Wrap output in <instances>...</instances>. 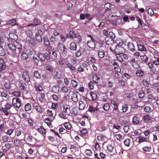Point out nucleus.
I'll list each match as a JSON object with an SVG mask.
<instances>
[{
	"label": "nucleus",
	"mask_w": 159,
	"mask_h": 159,
	"mask_svg": "<svg viewBox=\"0 0 159 159\" xmlns=\"http://www.w3.org/2000/svg\"><path fill=\"white\" fill-rule=\"evenodd\" d=\"M9 50L7 52L8 54L14 57L16 55V49L20 50L22 48V45L16 41H14L13 43L8 44Z\"/></svg>",
	"instance_id": "obj_1"
},
{
	"label": "nucleus",
	"mask_w": 159,
	"mask_h": 159,
	"mask_svg": "<svg viewBox=\"0 0 159 159\" xmlns=\"http://www.w3.org/2000/svg\"><path fill=\"white\" fill-rule=\"evenodd\" d=\"M38 57L39 59L43 62H44L45 59L47 60H50V56L47 53H45L44 54H38Z\"/></svg>",
	"instance_id": "obj_2"
},
{
	"label": "nucleus",
	"mask_w": 159,
	"mask_h": 159,
	"mask_svg": "<svg viewBox=\"0 0 159 159\" xmlns=\"http://www.w3.org/2000/svg\"><path fill=\"white\" fill-rule=\"evenodd\" d=\"M12 104L16 108H19L21 106V102L20 100L17 98H14L12 101Z\"/></svg>",
	"instance_id": "obj_3"
},
{
	"label": "nucleus",
	"mask_w": 159,
	"mask_h": 159,
	"mask_svg": "<svg viewBox=\"0 0 159 159\" xmlns=\"http://www.w3.org/2000/svg\"><path fill=\"white\" fill-rule=\"evenodd\" d=\"M115 51L116 54H120L122 55L125 52V50L124 48L121 46H117L116 48L115 49Z\"/></svg>",
	"instance_id": "obj_4"
},
{
	"label": "nucleus",
	"mask_w": 159,
	"mask_h": 159,
	"mask_svg": "<svg viewBox=\"0 0 159 159\" xmlns=\"http://www.w3.org/2000/svg\"><path fill=\"white\" fill-rule=\"evenodd\" d=\"M59 48L60 51L64 54H65L67 52V49L66 46L63 44H60L59 45Z\"/></svg>",
	"instance_id": "obj_5"
},
{
	"label": "nucleus",
	"mask_w": 159,
	"mask_h": 159,
	"mask_svg": "<svg viewBox=\"0 0 159 159\" xmlns=\"http://www.w3.org/2000/svg\"><path fill=\"white\" fill-rule=\"evenodd\" d=\"M6 67V65L4 60L0 59V70L2 71L4 70Z\"/></svg>",
	"instance_id": "obj_6"
},
{
	"label": "nucleus",
	"mask_w": 159,
	"mask_h": 159,
	"mask_svg": "<svg viewBox=\"0 0 159 159\" xmlns=\"http://www.w3.org/2000/svg\"><path fill=\"white\" fill-rule=\"evenodd\" d=\"M23 77L26 81L29 82L30 81V77L27 72H24L23 73Z\"/></svg>",
	"instance_id": "obj_7"
},
{
	"label": "nucleus",
	"mask_w": 159,
	"mask_h": 159,
	"mask_svg": "<svg viewBox=\"0 0 159 159\" xmlns=\"http://www.w3.org/2000/svg\"><path fill=\"white\" fill-rule=\"evenodd\" d=\"M67 37L73 39L74 38H75L76 35V34L73 31H70L69 34H67Z\"/></svg>",
	"instance_id": "obj_8"
},
{
	"label": "nucleus",
	"mask_w": 159,
	"mask_h": 159,
	"mask_svg": "<svg viewBox=\"0 0 159 159\" xmlns=\"http://www.w3.org/2000/svg\"><path fill=\"white\" fill-rule=\"evenodd\" d=\"M95 41H89L87 42V44L89 48H93L95 47V45L94 43Z\"/></svg>",
	"instance_id": "obj_9"
},
{
	"label": "nucleus",
	"mask_w": 159,
	"mask_h": 159,
	"mask_svg": "<svg viewBox=\"0 0 159 159\" xmlns=\"http://www.w3.org/2000/svg\"><path fill=\"white\" fill-rule=\"evenodd\" d=\"M77 48V45L75 43L71 42L70 44V50H76Z\"/></svg>",
	"instance_id": "obj_10"
},
{
	"label": "nucleus",
	"mask_w": 159,
	"mask_h": 159,
	"mask_svg": "<svg viewBox=\"0 0 159 159\" xmlns=\"http://www.w3.org/2000/svg\"><path fill=\"white\" fill-rule=\"evenodd\" d=\"M90 94L93 100H96L97 99V95L94 92H90Z\"/></svg>",
	"instance_id": "obj_11"
},
{
	"label": "nucleus",
	"mask_w": 159,
	"mask_h": 159,
	"mask_svg": "<svg viewBox=\"0 0 159 159\" xmlns=\"http://www.w3.org/2000/svg\"><path fill=\"white\" fill-rule=\"evenodd\" d=\"M97 139L99 141L104 142L106 139V137L102 135H99L98 136Z\"/></svg>",
	"instance_id": "obj_12"
},
{
	"label": "nucleus",
	"mask_w": 159,
	"mask_h": 159,
	"mask_svg": "<svg viewBox=\"0 0 159 159\" xmlns=\"http://www.w3.org/2000/svg\"><path fill=\"white\" fill-rule=\"evenodd\" d=\"M105 42L107 45L111 44L113 42V40L109 37H106L105 38Z\"/></svg>",
	"instance_id": "obj_13"
},
{
	"label": "nucleus",
	"mask_w": 159,
	"mask_h": 159,
	"mask_svg": "<svg viewBox=\"0 0 159 159\" xmlns=\"http://www.w3.org/2000/svg\"><path fill=\"white\" fill-rule=\"evenodd\" d=\"M128 48L131 51L133 52L135 50L134 45L132 43H129L128 44Z\"/></svg>",
	"instance_id": "obj_14"
},
{
	"label": "nucleus",
	"mask_w": 159,
	"mask_h": 159,
	"mask_svg": "<svg viewBox=\"0 0 159 159\" xmlns=\"http://www.w3.org/2000/svg\"><path fill=\"white\" fill-rule=\"evenodd\" d=\"M116 43L117 44L115 45V46H116V47L117 46H121L123 43L122 40L120 39H116Z\"/></svg>",
	"instance_id": "obj_15"
},
{
	"label": "nucleus",
	"mask_w": 159,
	"mask_h": 159,
	"mask_svg": "<svg viewBox=\"0 0 159 159\" xmlns=\"http://www.w3.org/2000/svg\"><path fill=\"white\" fill-rule=\"evenodd\" d=\"M138 50L141 51H146V48L143 45L141 44H137Z\"/></svg>",
	"instance_id": "obj_16"
},
{
	"label": "nucleus",
	"mask_w": 159,
	"mask_h": 159,
	"mask_svg": "<svg viewBox=\"0 0 159 159\" xmlns=\"http://www.w3.org/2000/svg\"><path fill=\"white\" fill-rule=\"evenodd\" d=\"M9 37L12 39L14 40H16L18 39L17 35L13 33H10L9 34Z\"/></svg>",
	"instance_id": "obj_17"
},
{
	"label": "nucleus",
	"mask_w": 159,
	"mask_h": 159,
	"mask_svg": "<svg viewBox=\"0 0 159 159\" xmlns=\"http://www.w3.org/2000/svg\"><path fill=\"white\" fill-rule=\"evenodd\" d=\"M98 109L97 107H95L93 106H90L89 107L88 110L90 112H94L96 111H98Z\"/></svg>",
	"instance_id": "obj_18"
},
{
	"label": "nucleus",
	"mask_w": 159,
	"mask_h": 159,
	"mask_svg": "<svg viewBox=\"0 0 159 159\" xmlns=\"http://www.w3.org/2000/svg\"><path fill=\"white\" fill-rule=\"evenodd\" d=\"M139 142L140 143L143 142H148V139L145 137L141 136L139 138Z\"/></svg>",
	"instance_id": "obj_19"
},
{
	"label": "nucleus",
	"mask_w": 159,
	"mask_h": 159,
	"mask_svg": "<svg viewBox=\"0 0 159 159\" xmlns=\"http://www.w3.org/2000/svg\"><path fill=\"white\" fill-rule=\"evenodd\" d=\"M85 107V104L82 101L79 102V109L80 110L84 109Z\"/></svg>",
	"instance_id": "obj_20"
},
{
	"label": "nucleus",
	"mask_w": 159,
	"mask_h": 159,
	"mask_svg": "<svg viewBox=\"0 0 159 159\" xmlns=\"http://www.w3.org/2000/svg\"><path fill=\"white\" fill-rule=\"evenodd\" d=\"M71 99L75 102H77L78 100L77 94L73 93Z\"/></svg>",
	"instance_id": "obj_21"
},
{
	"label": "nucleus",
	"mask_w": 159,
	"mask_h": 159,
	"mask_svg": "<svg viewBox=\"0 0 159 159\" xmlns=\"http://www.w3.org/2000/svg\"><path fill=\"white\" fill-rule=\"evenodd\" d=\"M14 143L16 146L21 145L22 143V140L19 139L15 140L14 141Z\"/></svg>",
	"instance_id": "obj_22"
},
{
	"label": "nucleus",
	"mask_w": 159,
	"mask_h": 159,
	"mask_svg": "<svg viewBox=\"0 0 159 159\" xmlns=\"http://www.w3.org/2000/svg\"><path fill=\"white\" fill-rule=\"evenodd\" d=\"M25 109L26 111H28L31 109V105L30 103H27L25 106Z\"/></svg>",
	"instance_id": "obj_23"
},
{
	"label": "nucleus",
	"mask_w": 159,
	"mask_h": 159,
	"mask_svg": "<svg viewBox=\"0 0 159 159\" xmlns=\"http://www.w3.org/2000/svg\"><path fill=\"white\" fill-rule=\"evenodd\" d=\"M64 126L67 129L70 130L71 128V126L69 122L65 123L64 124Z\"/></svg>",
	"instance_id": "obj_24"
},
{
	"label": "nucleus",
	"mask_w": 159,
	"mask_h": 159,
	"mask_svg": "<svg viewBox=\"0 0 159 159\" xmlns=\"http://www.w3.org/2000/svg\"><path fill=\"white\" fill-rule=\"evenodd\" d=\"M136 74L137 76H141L143 74V72L141 70H138L136 71Z\"/></svg>",
	"instance_id": "obj_25"
},
{
	"label": "nucleus",
	"mask_w": 159,
	"mask_h": 159,
	"mask_svg": "<svg viewBox=\"0 0 159 159\" xmlns=\"http://www.w3.org/2000/svg\"><path fill=\"white\" fill-rule=\"evenodd\" d=\"M151 118L149 115L147 114L143 117V120L146 122H148L151 120Z\"/></svg>",
	"instance_id": "obj_26"
},
{
	"label": "nucleus",
	"mask_w": 159,
	"mask_h": 159,
	"mask_svg": "<svg viewBox=\"0 0 159 159\" xmlns=\"http://www.w3.org/2000/svg\"><path fill=\"white\" fill-rule=\"evenodd\" d=\"M59 87L58 86H54L52 88V91L55 93H58L59 91Z\"/></svg>",
	"instance_id": "obj_27"
},
{
	"label": "nucleus",
	"mask_w": 159,
	"mask_h": 159,
	"mask_svg": "<svg viewBox=\"0 0 159 159\" xmlns=\"http://www.w3.org/2000/svg\"><path fill=\"white\" fill-rule=\"evenodd\" d=\"M28 55L25 53H23L22 54L21 56V58L22 60H26L28 58Z\"/></svg>",
	"instance_id": "obj_28"
},
{
	"label": "nucleus",
	"mask_w": 159,
	"mask_h": 159,
	"mask_svg": "<svg viewBox=\"0 0 159 159\" xmlns=\"http://www.w3.org/2000/svg\"><path fill=\"white\" fill-rule=\"evenodd\" d=\"M44 43L47 46H49L50 45L49 41L47 38H44L43 39Z\"/></svg>",
	"instance_id": "obj_29"
},
{
	"label": "nucleus",
	"mask_w": 159,
	"mask_h": 159,
	"mask_svg": "<svg viewBox=\"0 0 159 159\" xmlns=\"http://www.w3.org/2000/svg\"><path fill=\"white\" fill-rule=\"evenodd\" d=\"M133 123L137 124L139 123V118H138L137 117L134 116L133 118Z\"/></svg>",
	"instance_id": "obj_30"
},
{
	"label": "nucleus",
	"mask_w": 159,
	"mask_h": 159,
	"mask_svg": "<svg viewBox=\"0 0 159 159\" xmlns=\"http://www.w3.org/2000/svg\"><path fill=\"white\" fill-rule=\"evenodd\" d=\"M5 51L2 46H0V56H3L5 55Z\"/></svg>",
	"instance_id": "obj_31"
},
{
	"label": "nucleus",
	"mask_w": 159,
	"mask_h": 159,
	"mask_svg": "<svg viewBox=\"0 0 159 159\" xmlns=\"http://www.w3.org/2000/svg\"><path fill=\"white\" fill-rule=\"evenodd\" d=\"M129 142L130 139L128 138L125 139L124 141L125 145L128 147L129 146Z\"/></svg>",
	"instance_id": "obj_32"
},
{
	"label": "nucleus",
	"mask_w": 159,
	"mask_h": 159,
	"mask_svg": "<svg viewBox=\"0 0 159 159\" xmlns=\"http://www.w3.org/2000/svg\"><path fill=\"white\" fill-rule=\"evenodd\" d=\"M52 55L56 58H57V50L55 48H53L52 50Z\"/></svg>",
	"instance_id": "obj_33"
},
{
	"label": "nucleus",
	"mask_w": 159,
	"mask_h": 159,
	"mask_svg": "<svg viewBox=\"0 0 159 159\" xmlns=\"http://www.w3.org/2000/svg\"><path fill=\"white\" fill-rule=\"evenodd\" d=\"M148 14L150 16H152L154 14L153 11L151 8H149L148 10Z\"/></svg>",
	"instance_id": "obj_34"
},
{
	"label": "nucleus",
	"mask_w": 159,
	"mask_h": 159,
	"mask_svg": "<svg viewBox=\"0 0 159 159\" xmlns=\"http://www.w3.org/2000/svg\"><path fill=\"white\" fill-rule=\"evenodd\" d=\"M42 36L36 34L35 38L38 42H41L42 41Z\"/></svg>",
	"instance_id": "obj_35"
},
{
	"label": "nucleus",
	"mask_w": 159,
	"mask_h": 159,
	"mask_svg": "<svg viewBox=\"0 0 159 159\" xmlns=\"http://www.w3.org/2000/svg\"><path fill=\"white\" fill-rule=\"evenodd\" d=\"M110 108L109 105L108 103L105 104L103 106V108L104 110L108 111L109 110Z\"/></svg>",
	"instance_id": "obj_36"
},
{
	"label": "nucleus",
	"mask_w": 159,
	"mask_h": 159,
	"mask_svg": "<svg viewBox=\"0 0 159 159\" xmlns=\"http://www.w3.org/2000/svg\"><path fill=\"white\" fill-rule=\"evenodd\" d=\"M17 21V20L15 19H11L8 20L6 24H10L12 23L16 22Z\"/></svg>",
	"instance_id": "obj_37"
},
{
	"label": "nucleus",
	"mask_w": 159,
	"mask_h": 159,
	"mask_svg": "<svg viewBox=\"0 0 159 159\" xmlns=\"http://www.w3.org/2000/svg\"><path fill=\"white\" fill-rule=\"evenodd\" d=\"M105 54V52L103 51H100L98 52V55L100 58L103 57Z\"/></svg>",
	"instance_id": "obj_38"
},
{
	"label": "nucleus",
	"mask_w": 159,
	"mask_h": 159,
	"mask_svg": "<svg viewBox=\"0 0 159 159\" xmlns=\"http://www.w3.org/2000/svg\"><path fill=\"white\" fill-rule=\"evenodd\" d=\"M12 94L16 97H19L21 95V93L20 91H15L12 93Z\"/></svg>",
	"instance_id": "obj_39"
},
{
	"label": "nucleus",
	"mask_w": 159,
	"mask_h": 159,
	"mask_svg": "<svg viewBox=\"0 0 159 159\" xmlns=\"http://www.w3.org/2000/svg\"><path fill=\"white\" fill-rule=\"evenodd\" d=\"M38 131L42 134H44L45 133V130L43 128H40L38 129Z\"/></svg>",
	"instance_id": "obj_40"
},
{
	"label": "nucleus",
	"mask_w": 159,
	"mask_h": 159,
	"mask_svg": "<svg viewBox=\"0 0 159 159\" xmlns=\"http://www.w3.org/2000/svg\"><path fill=\"white\" fill-rule=\"evenodd\" d=\"M26 34L27 35H29L30 37H31L33 34L32 31L30 29H28L26 30Z\"/></svg>",
	"instance_id": "obj_41"
},
{
	"label": "nucleus",
	"mask_w": 159,
	"mask_h": 159,
	"mask_svg": "<svg viewBox=\"0 0 159 159\" xmlns=\"http://www.w3.org/2000/svg\"><path fill=\"white\" fill-rule=\"evenodd\" d=\"M46 68L48 70L51 72H52L53 70V67L50 65L47 66L46 67Z\"/></svg>",
	"instance_id": "obj_42"
},
{
	"label": "nucleus",
	"mask_w": 159,
	"mask_h": 159,
	"mask_svg": "<svg viewBox=\"0 0 159 159\" xmlns=\"http://www.w3.org/2000/svg\"><path fill=\"white\" fill-rule=\"evenodd\" d=\"M71 84L73 87L74 88H75L77 85V82L74 80H71Z\"/></svg>",
	"instance_id": "obj_43"
},
{
	"label": "nucleus",
	"mask_w": 159,
	"mask_h": 159,
	"mask_svg": "<svg viewBox=\"0 0 159 159\" xmlns=\"http://www.w3.org/2000/svg\"><path fill=\"white\" fill-rule=\"evenodd\" d=\"M116 57L117 59L120 61L122 62L123 61V59L121 57V55L120 54H116Z\"/></svg>",
	"instance_id": "obj_44"
},
{
	"label": "nucleus",
	"mask_w": 159,
	"mask_h": 159,
	"mask_svg": "<svg viewBox=\"0 0 159 159\" xmlns=\"http://www.w3.org/2000/svg\"><path fill=\"white\" fill-rule=\"evenodd\" d=\"M68 89L67 87L64 86L62 87L61 89V91L64 93H66L68 91Z\"/></svg>",
	"instance_id": "obj_45"
},
{
	"label": "nucleus",
	"mask_w": 159,
	"mask_h": 159,
	"mask_svg": "<svg viewBox=\"0 0 159 159\" xmlns=\"http://www.w3.org/2000/svg\"><path fill=\"white\" fill-rule=\"evenodd\" d=\"M107 148L109 152H111L113 149V147L112 145L109 144L107 146Z\"/></svg>",
	"instance_id": "obj_46"
},
{
	"label": "nucleus",
	"mask_w": 159,
	"mask_h": 159,
	"mask_svg": "<svg viewBox=\"0 0 159 159\" xmlns=\"http://www.w3.org/2000/svg\"><path fill=\"white\" fill-rule=\"evenodd\" d=\"M34 77H35L36 78H40V75L37 71H35L34 72Z\"/></svg>",
	"instance_id": "obj_47"
},
{
	"label": "nucleus",
	"mask_w": 159,
	"mask_h": 159,
	"mask_svg": "<svg viewBox=\"0 0 159 159\" xmlns=\"http://www.w3.org/2000/svg\"><path fill=\"white\" fill-rule=\"evenodd\" d=\"M153 63L155 65H158L159 64V58L156 57L155 60L153 61Z\"/></svg>",
	"instance_id": "obj_48"
},
{
	"label": "nucleus",
	"mask_w": 159,
	"mask_h": 159,
	"mask_svg": "<svg viewBox=\"0 0 159 159\" xmlns=\"http://www.w3.org/2000/svg\"><path fill=\"white\" fill-rule=\"evenodd\" d=\"M35 88L37 91H41L42 90L43 88L40 85L35 86Z\"/></svg>",
	"instance_id": "obj_49"
},
{
	"label": "nucleus",
	"mask_w": 159,
	"mask_h": 159,
	"mask_svg": "<svg viewBox=\"0 0 159 159\" xmlns=\"http://www.w3.org/2000/svg\"><path fill=\"white\" fill-rule=\"evenodd\" d=\"M35 109L38 112H42V110L40 106H36L35 107Z\"/></svg>",
	"instance_id": "obj_50"
},
{
	"label": "nucleus",
	"mask_w": 159,
	"mask_h": 159,
	"mask_svg": "<svg viewBox=\"0 0 159 159\" xmlns=\"http://www.w3.org/2000/svg\"><path fill=\"white\" fill-rule=\"evenodd\" d=\"M143 84V85L145 87H148L149 85V83L146 80H143L142 81Z\"/></svg>",
	"instance_id": "obj_51"
},
{
	"label": "nucleus",
	"mask_w": 159,
	"mask_h": 159,
	"mask_svg": "<svg viewBox=\"0 0 159 159\" xmlns=\"http://www.w3.org/2000/svg\"><path fill=\"white\" fill-rule=\"evenodd\" d=\"M59 116L60 118L63 119H66V116L65 114H64L63 113H60L59 114Z\"/></svg>",
	"instance_id": "obj_52"
},
{
	"label": "nucleus",
	"mask_w": 159,
	"mask_h": 159,
	"mask_svg": "<svg viewBox=\"0 0 159 159\" xmlns=\"http://www.w3.org/2000/svg\"><path fill=\"white\" fill-rule=\"evenodd\" d=\"M100 79V78L98 77L97 75H94L93 77V80L94 82L98 83L97 81Z\"/></svg>",
	"instance_id": "obj_53"
},
{
	"label": "nucleus",
	"mask_w": 159,
	"mask_h": 159,
	"mask_svg": "<svg viewBox=\"0 0 159 159\" xmlns=\"http://www.w3.org/2000/svg\"><path fill=\"white\" fill-rule=\"evenodd\" d=\"M128 109V106L127 105L125 104L122 107V110L123 112H125Z\"/></svg>",
	"instance_id": "obj_54"
},
{
	"label": "nucleus",
	"mask_w": 159,
	"mask_h": 159,
	"mask_svg": "<svg viewBox=\"0 0 159 159\" xmlns=\"http://www.w3.org/2000/svg\"><path fill=\"white\" fill-rule=\"evenodd\" d=\"M151 109V108L150 107L148 106L145 107L143 108V110L145 112H149L150 111Z\"/></svg>",
	"instance_id": "obj_55"
},
{
	"label": "nucleus",
	"mask_w": 159,
	"mask_h": 159,
	"mask_svg": "<svg viewBox=\"0 0 159 159\" xmlns=\"http://www.w3.org/2000/svg\"><path fill=\"white\" fill-rule=\"evenodd\" d=\"M122 136L119 134H116L115 135V138L118 140H120L121 139Z\"/></svg>",
	"instance_id": "obj_56"
},
{
	"label": "nucleus",
	"mask_w": 159,
	"mask_h": 159,
	"mask_svg": "<svg viewBox=\"0 0 159 159\" xmlns=\"http://www.w3.org/2000/svg\"><path fill=\"white\" fill-rule=\"evenodd\" d=\"M141 60L144 61H147L148 60V58L145 55L141 56L140 57Z\"/></svg>",
	"instance_id": "obj_57"
},
{
	"label": "nucleus",
	"mask_w": 159,
	"mask_h": 159,
	"mask_svg": "<svg viewBox=\"0 0 159 159\" xmlns=\"http://www.w3.org/2000/svg\"><path fill=\"white\" fill-rule=\"evenodd\" d=\"M68 67L70 68V70H75V67L72 66L70 63H68L67 64Z\"/></svg>",
	"instance_id": "obj_58"
},
{
	"label": "nucleus",
	"mask_w": 159,
	"mask_h": 159,
	"mask_svg": "<svg viewBox=\"0 0 159 159\" xmlns=\"http://www.w3.org/2000/svg\"><path fill=\"white\" fill-rule=\"evenodd\" d=\"M11 106V105L10 104H9L8 103H7L5 105L4 107L5 109L7 110H8L10 108Z\"/></svg>",
	"instance_id": "obj_59"
},
{
	"label": "nucleus",
	"mask_w": 159,
	"mask_h": 159,
	"mask_svg": "<svg viewBox=\"0 0 159 159\" xmlns=\"http://www.w3.org/2000/svg\"><path fill=\"white\" fill-rule=\"evenodd\" d=\"M142 149L144 151L147 152H149L151 150V148L146 147H143Z\"/></svg>",
	"instance_id": "obj_60"
},
{
	"label": "nucleus",
	"mask_w": 159,
	"mask_h": 159,
	"mask_svg": "<svg viewBox=\"0 0 159 159\" xmlns=\"http://www.w3.org/2000/svg\"><path fill=\"white\" fill-rule=\"evenodd\" d=\"M93 83L92 82H90L88 84V86L90 89H93Z\"/></svg>",
	"instance_id": "obj_61"
},
{
	"label": "nucleus",
	"mask_w": 159,
	"mask_h": 159,
	"mask_svg": "<svg viewBox=\"0 0 159 159\" xmlns=\"http://www.w3.org/2000/svg\"><path fill=\"white\" fill-rule=\"evenodd\" d=\"M19 86L20 89L24 90L25 89V87L24 84L22 83H20Z\"/></svg>",
	"instance_id": "obj_62"
},
{
	"label": "nucleus",
	"mask_w": 159,
	"mask_h": 159,
	"mask_svg": "<svg viewBox=\"0 0 159 159\" xmlns=\"http://www.w3.org/2000/svg\"><path fill=\"white\" fill-rule=\"evenodd\" d=\"M58 62L60 64L63 65L64 64L65 61L62 58H60L58 61Z\"/></svg>",
	"instance_id": "obj_63"
},
{
	"label": "nucleus",
	"mask_w": 159,
	"mask_h": 159,
	"mask_svg": "<svg viewBox=\"0 0 159 159\" xmlns=\"http://www.w3.org/2000/svg\"><path fill=\"white\" fill-rule=\"evenodd\" d=\"M8 137L7 136L5 135L2 136V140L3 141H4V142H6L8 141Z\"/></svg>",
	"instance_id": "obj_64"
}]
</instances>
